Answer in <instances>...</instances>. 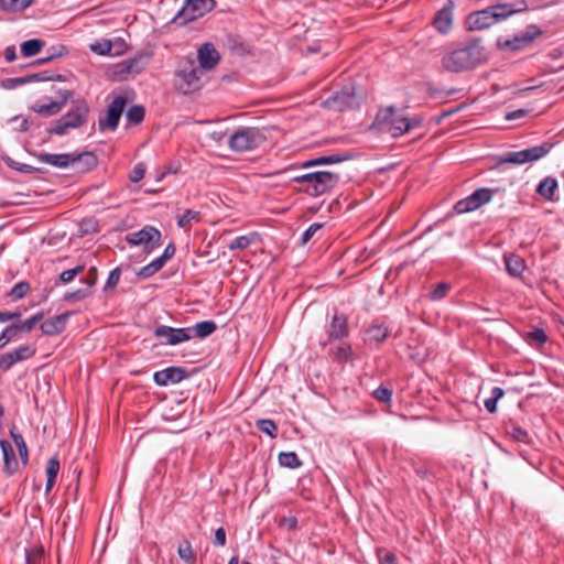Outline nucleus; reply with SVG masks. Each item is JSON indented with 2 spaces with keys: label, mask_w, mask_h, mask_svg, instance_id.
I'll list each match as a JSON object with an SVG mask.
<instances>
[{
  "label": "nucleus",
  "mask_w": 564,
  "mask_h": 564,
  "mask_svg": "<svg viewBox=\"0 0 564 564\" xmlns=\"http://www.w3.org/2000/svg\"><path fill=\"white\" fill-rule=\"evenodd\" d=\"M487 61V51L480 39H470L462 46L445 53L442 68L448 73L470 70Z\"/></svg>",
  "instance_id": "f257e3e1"
},
{
  "label": "nucleus",
  "mask_w": 564,
  "mask_h": 564,
  "mask_svg": "<svg viewBox=\"0 0 564 564\" xmlns=\"http://www.w3.org/2000/svg\"><path fill=\"white\" fill-rule=\"evenodd\" d=\"M525 9L524 0L489 6L482 10L470 12L465 19V26L468 31H482Z\"/></svg>",
  "instance_id": "f03ea898"
},
{
  "label": "nucleus",
  "mask_w": 564,
  "mask_h": 564,
  "mask_svg": "<svg viewBox=\"0 0 564 564\" xmlns=\"http://www.w3.org/2000/svg\"><path fill=\"white\" fill-rule=\"evenodd\" d=\"M421 123L419 118L409 119L393 106L379 109L375 118V124L389 132L393 138L420 127Z\"/></svg>",
  "instance_id": "7ed1b4c3"
},
{
  "label": "nucleus",
  "mask_w": 564,
  "mask_h": 564,
  "mask_svg": "<svg viewBox=\"0 0 564 564\" xmlns=\"http://www.w3.org/2000/svg\"><path fill=\"white\" fill-rule=\"evenodd\" d=\"M204 75L195 58L188 55L180 62L175 72V89L183 95L197 91L204 84Z\"/></svg>",
  "instance_id": "20e7f679"
},
{
  "label": "nucleus",
  "mask_w": 564,
  "mask_h": 564,
  "mask_svg": "<svg viewBox=\"0 0 564 564\" xmlns=\"http://www.w3.org/2000/svg\"><path fill=\"white\" fill-rule=\"evenodd\" d=\"M89 113L90 108L84 98L73 100L69 110L53 122L48 133L64 135L69 129H78L88 122Z\"/></svg>",
  "instance_id": "39448f33"
},
{
  "label": "nucleus",
  "mask_w": 564,
  "mask_h": 564,
  "mask_svg": "<svg viewBox=\"0 0 564 564\" xmlns=\"http://www.w3.org/2000/svg\"><path fill=\"white\" fill-rule=\"evenodd\" d=\"M39 162L52 165L54 167L66 169L76 163L82 164L80 171L87 172L97 165V156L94 152L84 151L80 153H39L36 155Z\"/></svg>",
  "instance_id": "423d86ee"
},
{
  "label": "nucleus",
  "mask_w": 564,
  "mask_h": 564,
  "mask_svg": "<svg viewBox=\"0 0 564 564\" xmlns=\"http://www.w3.org/2000/svg\"><path fill=\"white\" fill-rule=\"evenodd\" d=\"M258 128L240 127L228 139V147L234 152H247L257 149L264 141Z\"/></svg>",
  "instance_id": "0eeeda50"
},
{
  "label": "nucleus",
  "mask_w": 564,
  "mask_h": 564,
  "mask_svg": "<svg viewBox=\"0 0 564 564\" xmlns=\"http://www.w3.org/2000/svg\"><path fill=\"white\" fill-rule=\"evenodd\" d=\"M339 175L329 171L312 172L308 186H301L300 191L312 196L318 197L333 191L339 183Z\"/></svg>",
  "instance_id": "6e6552de"
},
{
  "label": "nucleus",
  "mask_w": 564,
  "mask_h": 564,
  "mask_svg": "<svg viewBox=\"0 0 564 564\" xmlns=\"http://www.w3.org/2000/svg\"><path fill=\"white\" fill-rule=\"evenodd\" d=\"M216 7V0H185L174 21L185 24L199 19Z\"/></svg>",
  "instance_id": "1a4fd4ad"
},
{
  "label": "nucleus",
  "mask_w": 564,
  "mask_h": 564,
  "mask_svg": "<svg viewBox=\"0 0 564 564\" xmlns=\"http://www.w3.org/2000/svg\"><path fill=\"white\" fill-rule=\"evenodd\" d=\"M161 231L153 226H145L142 229L130 232L126 236V241L130 246L143 245L145 251L151 252L161 246Z\"/></svg>",
  "instance_id": "9d476101"
},
{
  "label": "nucleus",
  "mask_w": 564,
  "mask_h": 564,
  "mask_svg": "<svg viewBox=\"0 0 564 564\" xmlns=\"http://www.w3.org/2000/svg\"><path fill=\"white\" fill-rule=\"evenodd\" d=\"M491 191L488 188H478L469 196L459 199L454 209L457 214L474 212L491 199Z\"/></svg>",
  "instance_id": "9b49d317"
},
{
  "label": "nucleus",
  "mask_w": 564,
  "mask_h": 564,
  "mask_svg": "<svg viewBox=\"0 0 564 564\" xmlns=\"http://www.w3.org/2000/svg\"><path fill=\"white\" fill-rule=\"evenodd\" d=\"M127 99L119 95L116 96L107 109V117L105 119L100 118L98 121V128L100 131L105 130H116L119 124L120 117L126 107Z\"/></svg>",
  "instance_id": "f8f14e48"
},
{
  "label": "nucleus",
  "mask_w": 564,
  "mask_h": 564,
  "mask_svg": "<svg viewBox=\"0 0 564 564\" xmlns=\"http://www.w3.org/2000/svg\"><path fill=\"white\" fill-rule=\"evenodd\" d=\"M154 336L165 340V344L175 346L192 339L191 327L174 328L166 325H160L154 330Z\"/></svg>",
  "instance_id": "ddd939ff"
},
{
  "label": "nucleus",
  "mask_w": 564,
  "mask_h": 564,
  "mask_svg": "<svg viewBox=\"0 0 564 564\" xmlns=\"http://www.w3.org/2000/svg\"><path fill=\"white\" fill-rule=\"evenodd\" d=\"M36 350L30 345H23L4 352L0 355V370L8 372L15 364L32 358Z\"/></svg>",
  "instance_id": "4468645a"
},
{
  "label": "nucleus",
  "mask_w": 564,
  "mask_h": 564,
  "mask_svg": "<svg viewBox=\"0 0 564 564\" xmlns=\"http://www.w3.org/2000/svg\"><path fill=\"white\" fill-rule=\"evenodd\" d=\"M58 96V100H50L46 104L35 102L31 108L32 111L44 117H53L58 115L66 106L67 101L73 97V91L59 90Z\"/></svg>",
  "instance_id": "2eb2a0df"
},
{
  "label": "nucleus",
  "mask_w": 564,
  "mask_h": 564,
  "mask_svg": "<svg viewBox=\"0 0 564 564\" xmlns=\"http://www.w3.org/2000/svg\"><path fill=\"white\" fill-rule=\"evenodd\" d=\"M188 377V372L183 367L171 366L163 370L155 371L153 380L155 384L165 387L170 383H178Z\"/></svg>",
  "instance_id": "dca6fc26"
},
{
  "label": "nucleus",
  "mask_w": 564,
  "mask_h": 564,
  "mask_svg": "<svg viewBox=\"0 0 564 564\" xmlns=\"http://www.w3.org/2000/svg\"><path fill=\"white\" fill-rule=\"evenodd\" d=\"M220 55L214 44L206 42L202 44L197 51V66L205 73L214 69L219 63Z\"/></svg>",
  "instance_id": "f3484780"
},
{
  "label": "nucleus",
  "mask_w": 564,
  "mask_h": 564,
  "mask_svg": "<svg viewBox=\"0 0 564 564\" xmlns=\"http://www.w3.org/2000/svg\"><path fill=\"white\" fill-rule=\"evenodd\" d=\"M328 341L341 340L349 336L348 317L343 313H335L330 319L328 329Z\"/></svg>",
  "instance_id": "a211bd4d"
},
{
  "label": "nucleus",
  "mask_w": 564,
  "mask_h": 564,
  "mask_svg": "<svg viewBox=\"0 0 564 564\" xmlns=\"http://www.w3.org/2000/svg\"><path fill=\"white\" fill-rule=\"evenodd\" d=\"M355 96L347 90L334 93L323 101V107L333 111H344L352 106Z\"/></svg>",
  "instance_id": "6ab92c4d"
},
{
  "label": "nucleus",
  "mask_w": 564,
  "mask_h": 564,
  "mask_svg": "<svg viewBox=\"0 0 564 564\" xmlns=\"http://www.w3.org/2000/svg\"><path fill=\"white\" fill-rule=\"evenodd\" d=\"M0 448L3 458V471L7 476H13L19 471V462L12 444L8 440L0 441Z\"/></svg>",
  "instance_id": "aec40b11"
},
{
  "label": "nucleus",
  "mask_w": 564,
  "mask_h": 564,
  "mask_svg": "<svg viewBox=\"0 0 564 564\" xmlns=\"http://www.w3.org/2000/svg\"><path fill=\"white\" fill-rule=\"evenodd\" d=\"M70 316L69 312H64L59 315H56L50 319L44 321L40 328L44 335L55 336L64 332L66 328L68 318Z\"/></svg>",
  "instance_id": "412c9836"
},
{
  "label": "nucleus",
  "mask_w": 564,
  "mask_h": 564,
  "mask_svg": "<svg viewBox=\"0 0 564 564\" xmlns=\"http://www.w3.org/2000/svg\"><path fill=\"white\" fill-rule=\"evenodd\" d=\"M453 2L449 1L446 6H444L441 10L437 11L433 19V25L434 28L443 33L446 34L453 25Z\"/></svg>",
  "instance_id": "4be33fe9"
},
{
  "label": "nucleus",
  "mask_w": 564,
  "mask_h": 564,
  "mask_svg": "<svg viewBox=\"0 0 564 564\" xmlns=\"http://www.w3.org/2000/svg\"><path fill=\"white\" fill-rule=\"evenodd\" d=\"M531 348L535 347L542 355H552V343L549 340V336L545 330L541 327H534L531 329Z\"/></svg>",
  "instance_id": "5701e85b"
},
{
  "label": "nucleus",
  "mask_w": 564,
  "mask_h": 564,
  "mask_svg": "<svg viewBox=\"0 0 564 564\" xmlns=\"http://www.w3.org/2000/svg\"><path fill=\"white\" fill-rule=\"evenodd\" d=\"M529 44V31H523L520 35L513 39L499 37L497 46L501 51L517 52L524 48Z\"/></svg>",
  "instance_id": "b1692460"
},
{
  "label": "nucleus",
  "mask_w": 564,
  "mask_h": 564,
  "mask_svg": "<svg viewBox=\"0 0 564 564\" xmlns=\"http://www.w3.org/2000/svg\"><path fill=\"white\" fill-rule=\"evenodd\" d=\"M558 183L553 176H545L536 186L535 192L547 202H556Z\"/></svg>",
  "instance_id": "393cba45"
},
{
  "label": "nucleus",
  "mask_w": 564,
  "mask_h": 564,
  "mask_svg": "<svg viewBox=\"0 0 564 564\" xmlns=\"http://www.w3.org/2000/svg\"><path fill=\"white\" fill-rule=\"evenodd\" d=\"M144 65H140V58L133 57L118 63L115 67V74L120 79H126L129 75H137L142 72Z\"/></svg>",
  "instance_id": "a878e982"
},
{
  "label": "nucleus",
  "mask_w": 564,
  "mask_h": 564,
  "mask_svg": "<svg viewBox=\"0 0 564 564\" xmlns=\"http://www.w3.org/2000/svg\"><path fill=\"white\" fill-rule=\"evenodd\" d=\"M364 334H366L365 343L366 344H379L382 343L388 335L390 334L389 327L384 323L372 324L364 329Z\"/></svg>",
  "instance_id": "bb28decb"
},
{
  "label": "nucleus",
  "mask_w": 564,
  "mask_h": 564,
  "mask_svg": "<svg viewBox=\"0 0 564 564\" xmlns=\"http://www.w3.org/2000/svg\"><path fill=\"white\" fill-rule=\"evenodd\" d=\"M350 159V155L347 154H330V155H322L312 160H307L301 164V167L308 169L316 165H327V164H336L344 162Z\"/></svg>",
  "instance_id": "cd10ccee"
},
{
  "label": "nucleus",
  "mask_w": 564,
  "mask_h": 564,
  "mask_svg": "<svg viewBox=\"0 0 564 564\" xmlns=\"http://www.w3.org/2000/svg\"><path fill=\"white\" fill-rule=\"evenodd\" d=\"M505 263L507 272L514 278L520 276L527 268L524 259L514 253L505 256Z\"/></svg>",
  "instance_id": "c85d7f7f"
},
{
  "label": "nucleus",
  "mask_w": 564,
  "mask_h": 564,
  "mask_svg": "<svg viewBox=\"0 0 564 564\" xmlns=\"http://www.w3.org/2000/svg\"><path fill=\"white\" fill-rule=\"evenodd\" d=\"M59 460L56 456L51 457L46 463V485H45V494H50L52 488L55 485L58 471H59Z\"/></svg>",
  "instance_id": "c756f323"
},
{
  "label": "nucleus",
  "mask_w": 564,
  "mask_h": 564,
  "mask_svg": "<svg viewBox=\"0 0 564 564\" xmlns=\"http://www.w3.org/2000/svg\"><path fill=\"white\" fill-rule=\"evenodd\" d=\"M9 433L18 449L22 466L25 467L29 463V451L26 443L22 434L19 433L14 426L10 429Z\"/></svg>",
  "instance_id": "7c9ffc66"
},
{
  "label": "nucleus",
  "mask_w": 564,
  "mask_h": 564,
  "mask_svg": "<svg viewBox=\"0 0 564 564\" xmlns=\"http://www.w3.org/2000/svg\"><path fill=\"white\" fill-rule=\"evenodd\" d=\"M9 433L18 449L22 466L25 467L29 463V451L26 443L22 434L19 433L14 426L10 429Z\"/></svg>",
  "instance_id": "2f4dec72"
},
{
  "label": "nucleus",
  "mask_w": 564,
  "mask_h": 564,
  "mask_svg": "<svg viewBox=\"0 0 564 564\" xmlns=\"http://www.w3.org/2000/svg\"><path fill=\"white\" fill-rule=\"evenodd\" d=\"M259 239V234L257 231L249 232L247 235L239 236L235 238L232 241L228 243L229 250H245L249 248L252 243H254Z\"/></svg>",
  "instance_id": "473e14b6"
},
{
  "label": "nucleus",
  "mask_w": 564,
  "mask_h": 564,
  "mask_svg": "<svg viewBox=\"0 0 564 564\" xmlns=\"http://www.w3.org/2000/svg\"><path fill=\"white\" fill-rule=\"evenodd\" d=\"M217 329V325L214 321H203L195 324L194 327H191L192 338H206L210 336Z\"/></svg>",
  "instance_id": "72a5a7b5"
},
{
  "label": "nucleus",
  "mask_w": 564,
  "mask_h": 564,
  "mask_svg": "<svg viewBox=\"0 0 564 564\" xmlns=\"http://www.w3.org/2000/svg\"><path fill=\"white\" fill-rule=\"evenodd\" d=\"M329 356L334 361L344 364L352 358V348L349 344H340L339 346L329 350Z\"/></svg>",
  "instance_id": "f704fd0d"
},
{
  "label": "nucleus",
  "mask_w": 564,
  "mask_h": 564,
  "mask_svg": "<svg viewBox=\"0 0 564 564\" xmlns=\"http://www.w3.org/2000/svg\"><path fill=\"white\" fill-rule=\"evenodd\" d=\"M177 554L185 564H196V554L193 550L192 543L184 539L177 547Z\"/></svg>",
  "instance_id": "c9c22d12"
},
{
  "label": "nucleus",
  "mask_w": 564,
  "mask_h": 564,
  "mask_svg": "<svg viewBox=\"0 0 564 564\" xmlns=\"http://www.w3.org/2000/svg\"><path fill=\"white\" fill-rule=\"evenodd\" d=\"M501 163L523 164L529 162V149L517 152H507L500 156Z\"/></svg>",
  "instance_id": "e433bc0d"
},
{
  "label": "nucleus",
  "mask_w": 564,
  "mask_h": 564,
  "mask_svg": "<svg viewBox=\"0 0 564 564\" xmlns=\"http://www.w3.org/2000/svg\"><path fill=\"white\" fill-rule=\"evenodd\" d=\"M278 460L281 466L291 469L300 468L303 464L295 452H281Z\"/></svg>",
  "instance_id": "4c0bfd02"
},
{
  "label": "nucleus",
  "mask_w": 564,
  "mask_h": 564,
  "mask_svg": "<svg viewBox=\"0 0 564 564\" xmlns=\"http://www.w3.org/2000/svg\"><path fill=\"white\" fill-rule=\"evenodd\" d=\"M44 46V42L40 39H31L21 44V54L24 57H31L39 54Z\"/></svg>",
  "instance_id": "58836bf2"
},
{
  "label": "nucleus",
  "mask_w": 564,
  "mask_h": 564,
  "mask_svg": "<svg viewBox=\"0 0 564 564\" xmlns=\"http://www.w3.org/2000/svg\"><path fill=\"white\" fill-rule=\"evenodd\" d=\"M555 143L552 141H544L541 144L531 145V162L538 161L546 156L554 148Z\"/></svg>",
  "instance_id": "ea45409f"
},
{
  "label": "nucleus",
  "mask_w": 564,
  "mask_h": 564,
  "mask_svg": "<svg viewBox=\"0 0 564 564\" xmlns=\"http://www.w3.org/2000/svg\"><path fill=\"white\" fill-rule=\"evenodd\" d=\"M34 0H0V8L4 11L18 12L29 8Z\"/></svg>",
  "instance_id": "a19ab883"
},
{
  "label": "nucleus",
  "mask_w": 564,
  "mask_h": 564,
  "mask_svg": "<svg viewBox=\"0 0 564 564\" xmlns=\"http://www.w3.org/2000/svg\"><path fill=\"white\" fill-rule=\"evenodd\" d=\"M44 317L43 312H37L36 314L32 315L31 317L26 318L23 322H20L18 324H12L17 327L18 332H31L37 323H40Z\"/></svg>",
  "instance_id": "79ce46f5"
},
{
  "label": "nucleus",
  "mask_w": 564,
  "mask_h": 564,
  "mask_svg": "<svg viewBox=\"0 0 564 564\" xmlns=\"http://www.w3.org/2000/svg\"><path fill=\"white\" fill-rule=\"evenodd\" d=\"M30 289L29 282L20 281L8 292V296L13 302L19 301L30 292Z\"/></svg>",
  "instance_id": "37998d69"
},
{
  "label": "nucleus",
  "mask_w": 564,
  "mask_h": 564,
  "mask_svg": "<svg viewBox=\"0 0 564 564\" xmlns=\"http://www.w3.org/2000/svg\"><path fill=\"white\" fill-rule=\"evenodd\" d=\"M164 264L165 263L160 258H156L153 261H151L149 264L141 268L140 271L138 272V275L143 279H148V278L154 275L156 272H159L163 268Z\"/></svg>",
  "instance_id": "c03bdc74"
},
{
  "label": "nucleus",
  "mask_w": 564,
  "mask_h": 564,
  "mask_svg": "<svg viewBox=\"0 0 564 564\" xmlns=\"http://www.w3.org/2000/svg\"><path fill=\"white\" fill-rule=\"evenodd\" d=\"M505 395V391L502 388L495 387L491 390V395L485 400V408L489 413H495L497 411L498 401Z\"/></svg>",
  "instance_id": "a18cd8bd"
},
{
  "label": "nucleus",
  "mask_w": 564,
  "mask_h": 564,
  "mask_svg": "<svg viewBox=\"0 0 564 564\" xmlns=\"http://www.w3.org/2000/svg\"><path fill=\"white\" fill-rule=\"evenodd\" d=\"M257 427L262 433L269 435L274 438L278 435V425L271 419H260L257 421Z\"/></svg>",
  "instance_id": "49530a36"
},
{
  "label": "nucleus",
  "mask_w": 564,
  "mask_h": 564,
  "mask_svg": "<svg viewBox=\"0 0 564 564\" xmlns=\"http://www.w3.org/2000/svg\"><path fill=\"white\" fill-rule=\"evenodd\" d=\"M144 108L140 105L131 106L126 113L127 120L133 124H139L144 119Z\"/></svg>",
  "instance_id": "de8ad7c7"
},
{
  "label": "nucleus",
  "mask_w": 564,
  "mask_h": 564,
  "mask_svg": "<svg viewBox=\"0 0 564 564\" xmlns=\"http://www.w3.org/2000/svg\"><path fill=\"white\" fill-rule=\"evenodd\" d=\"M90 289H78L72 292H66L63 296L64 301L66 302H79L83 301L91 295Z\"/></svg>",
  "instance_id": "09e8293b"
},
{
  "label": "nucleus",
  "mask_w": 564,
  "mask_h": 564,
  "mask_svg": "<svg viewBox=\"0 0 564 564\" xmlns=\"http://www.w3.org/2000/svg\"><path fill=\"white\" fill-rule=\"evenodd\" d=\"M199 219V213L193 209H185L182 215L177 216V226L180 228H186L192 220Z\"/></svg>",
  "instance_id": "8fccbe9b"
},
{
  "label": "nucleus",
  "mask_w": 564,
  "mask_h": 564,
  "mask_svg": "<svg viewBox=\"0 0 564 564\" xmlns=\"http://www.w3.org/2000/svg\"><path fill=\"white\" fill-rule=\"evenodd\" d=\"M17 327L12 324L7 326L0 334V350L11 343L17 336Z\"/></svg>",
  "instance_id": "3c124183"
},
{
  "label": "nucleus",
  "mask_w": 564,
  "mask_h": 564,
  "mask_svg": "<svg viewBox=\"0 0 564 564\" xmlns=\"http://www.w3.org/2000/svg\"><path fill=\"white\" fill-rule=\"evenodd\" d=\"M372 395L379 402L389 404L392 399V390L384 386H380L372 392Z\"/></svg>",
  "instance_id": "603ef678"
},
{
  "label": "nucleus",
  "mask_w": 564,
  "mask_h": 564,
  "mask_svg": "<svg viewBox=\"0 0 564 564\" xmlns=\"http://www.w3.org/2000/svg\"><path fill=\"white\" fill-rule=\"evenodd\" d=\"M112 43L110 40H101L90 45V50L98 55H109Z\"/></svg>",
  "instance_id": "864d4df0"
},
{
  "label": "nucleus",
  "mask_w": 564,
  "mask_h": 564,
  "mask_svg": "<svg viewBox=\"0 0 564 564\" xmlns=\"http://www.w3.org/2000/svg\"><path fill=\"white\" fill-rule=\"evenodd\" d=\"M43 550L37 547L25 549L26 564H41Z\"/></svg>",
  "instance_id": "5fc2aeb1"
},
{
  "label": "nucleus",
  "mask_w": 564,
  "mask_h": 564,
  "mask_svg": "<svg viewBox=\"0 0 564 564\" xmlns=\"http://www.w3.org/2000/svg\"><path fill=\"white\" fill-rule=\"evenodd\" d=\"M449 290H451V284H448L446 282H441L433 288V290L431 292V299L435 300V301L442 300L447 295Z\"/></svg>",
  "instance_id": "6e6d98bb"
},
{
  "label": "nucleus",
  "mask_w": 564,
  "mask_h": 564,
  "mask_svg": "<svg viewBox=\"0 0 564 564\" xmlns=\"http://www.w3.org/2000/svg\"><path fill=\"white\" fill-rule=\"evenodd\" d=\"M83 271H84V265H77L73 269L65 270L59 274V281L63 284L69 283L70 281H73L75 279L76 275H78Z\"/></svg>",
  "instance_id": "4d7b16f0"
},
{
  "label": "nucleus",
  "mask_w": 564,
  "mask_h": 564,
  "mask_svg": "<svg viewBox=\"0 0 564 564\" xmlns=\"http://www.w3.org/2000/svg\"><path fill=\"white\" fill-rule=\"evenodd\" d=\"M508 434L517 440V441H521V442H525V438L528 436L527 434V431L523 430L522 427L520 426H517L516 424L513 423H510L509 426H508Z\"/></svg>",
  "instance_id": "13d9d810"
},
{
  "label": "nucleus",
  "mask_w": 564,
  "mask_h": 564,
  "mask_svg": "<svg viewBox=\"0 0 564 564\" xmlns=\"http://www.w3.org/2000/svg\"><path fill=\"white\" fill-rule=\"evenodd\" d=\"M121 276V270L119 267L112 269L108 275V279L106 281L105 291L109 289H115L117 284L119 283Z\"/></svg>",
  "instance_id": "bf43d9fd"
},
{
  "label": "nucleus",
  "mask_w": 564,
  "mask_h": 564,
  "mask_svg": "<svg viewBox=\"0 0 564 564\" xmlns=\"http://www.w3.org/2000/svg\"><path fill=\"white\" fill-rule=\"evenodd\" d=\"M322 228V224L314 223L308 226V228L303 232L301 238V243L306 245L312 237Z\"/></svg>",
  "instance_id": "052dcab7"
},
{
  "label": "nucleus",
  "mask_w": 564,
  "mask_h": 564,
  "mask_svg": "<svg viewBox=\"0 0 564 564\" xmlns=\"http://www.w3.org/2000/svg\"><path fill=\"white\" fill-rule=\"evenodd\" d=\"M145 174V167L142 163H138L133 166L132 171L130 172L129 178L133 183L140 182Z\"/></svg>",
  "instance_id": "680f3d73"
},
{
  "label": "nucleus",
  "mask_w": 564,
  "mask_h": 564,
  "mask_svg": "<svg viewBox=\"0 0 564 564\" xmlns=\"http://www.w3.org/2000/svg\"><path fill=\"white\" fill-rule=\"evenodd\" d=\"M67 54V48L64 45H54L50 47L46 59H55Z\"/></svg>",
  "instance_id": "e2e57ef3"
},
{
  "label": "nucleus",
  "mask_w": 564,
  "mask_h": 564,
  "mask_svg": "<svg viewBox=\"0 0 564 564\" xmlns=\"http://www.w3.org/2000/svg\"><path fill=\"white\" fill-rule=\"evenodd\" d=\"M176 247L173 242H170L163 253L159 257L164 263L175 256Z\"/></svg>",
  "instance_id": "0e129e2a"
},
{
  "label": "nucleus",
  "mask_w": 564,
  "mask_h": 564,
  "mask_svg": "<svg viewBox=\"0 0 564 564\" xmlns=\"http://www.w3.org/2000/svg\"><path fill=\"white\" fill-rule=\"evenodd\" d=\"M226 531L224 528H218L215 531V538H214V544L217 546H225L226 545Z\"/></svg>",
  "instance_id": "69168bd1"
},
{
  "label": "nucleus",
  "mask_w": 564,
  "mask_h": 564,
  "mask_svg": "<svg viewBox=\"0 0 564 564\" xmlns=\"http://www.w3.org/2000/svg\"><path fill=\"white\" fill-rule=\"evenodd\" d=\"M82 282L86 283L88 285L87 289H90L96 284L97 282V270L95 267H91L88 271V276L80 280Z\"/></svg>",
  "instance_id": "338daca9"
},
{
  "label": "nucleus",
  "mask_w": 564,
  "mask_h": 564,
  "mask_svg": "<svg viewBox=\"0 0 564 564\" xmlns=\"http://www.w3.org/2000/svg\"><path fill=\"white\" fill-rule=\"evenodd\" d=\"M21 316V312H1L0 311V323H6L11 319H17Z\"/></svg>",
  "instance_id": "774afa93"
}]
</instances>
